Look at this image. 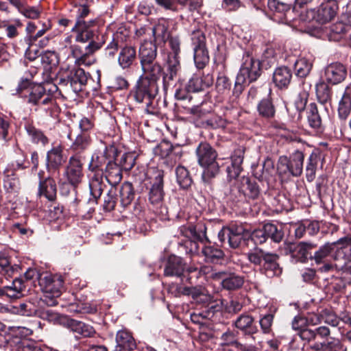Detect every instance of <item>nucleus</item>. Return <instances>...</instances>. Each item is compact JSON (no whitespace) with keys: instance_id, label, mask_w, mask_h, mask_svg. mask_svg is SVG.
<instances>
[{"instance_id":"1","label":"nucleus","mask_w":351,"mask_h":351,"mask_svg":"<svg viewBox=\"0 0 351 351\" xmlns=\"http://www.w3.org/2000/svg\"><path fill=\"white\" fill-rule=\"evenodd\" d=\"M61 95L58 86L51 82L43 84H35L25 95L26 101L32 106H48L45 109L51 117H56L58 113V107L56 105L55 98Z\"/></svg>"},{"instance_id":"2","label":"nucleus","mask_w":351,"mask_h":351,"mask_svg":"<svg viewBox=\"0 0 351 351\" xmlns=\"http://www.w3.org/2000/svg\"><path fill=\"white\" fill-rule=\"evenodd\" d=\"M248 261L255 267H258L261 273L271 278L281 274L282 269L278 263L279 256L260 247L250 250L246 254Z\"/></svg>"},{"instance_id":"3","label":"nucleus","mask_w":351,"mask_h":351,"mask_svg":"<svg viewBox=\"0 0 351 351\" xmlns=\"http://www.w3.org/2000/svg\"><path fill=\"white\" fill-rule=\"evenodd\" d=\"M196 155L199 165L204 169L202 178L209 183L219 172V165L216 160L217 153L209 143L202 142L196 148Z\"/></svg>"},{"instance_id":"4","label":"nucleus","mask_w":351,"mask_h":351,"mask_svg":"<svg viewBox=\"0 0 351 351\" xmlns=\"http://www.w3.org/2000/svg\"><path fill=\"white\" fill-rule=\"evenodd\" d=\"M95 20L86 21L77 19L71 31L75 34L76 42L85 43H101L100 49L104 45L105 36L99 34L98 28L95 27Z\"/></svg>"},{"instance_id":"5","label":"nucleus","mask_w":351,"mask_h":351,"mask_svg":"<svg viewBox=\"0 0 351 351\" xmlns=\"http://www.w3.org/2000/svg\"><path fill=\"white\" fill-rule=\"evenodd\" d=\"M233 326L240 330L246 343H258L261 347L263 343L261 332L255 324V318L249 313L240 314L233 322Z\"/></svg>"},{"instance_id":"6","label":"nucleus","mask_w":351,"mask_h":351,"mask_svg":"<svg viewBox=\"0 0 351 351\" xmlns=\"http://www.w3.org/2000/svg\"><path fill=\"white\" fill-rule=\"evenodd\" d=\"M339 6L336 0H327L319 5L316 14L314 10H311L307 12L306 18L302 14L301 17L304 21H311L315 19L319 23H326L335 18Z\"/></svg>"},{"instance_id":"7","label":"nucleus","mask_w":351,"mask_h":351,"mask_svg":"<svg viewBox=\"0 0 351 351\" xmlns=\"http://www.w3.org/2000/svg\"><path fill=\"white\" fill-rule=\"evenodd\" d=\"M304 154L296 150L289 158L282 156L279 158L278 170L286 173L289 172L293 176L298 177L303 171Z\"/></svg>"},{"instance_id":"8","label":"nucleus","mask_w":351,"mask_h":351,"mask_svg":"<svg viewBox=\"0 0 351 351\" xmlns=\"http://www.w3.org/2000/svg\"><path fill=\"white\" fill-rule=\"evenodd\" d=\"M191 40L195 66L197 69H202L209 62L208 52L206 47V37L201 31H195L192 34Z\"/></svg>"},{"instance_id":"9","label":"nucleus","mask_w":351,"mask_h":351,"mask_svg":"<svg viewBox=\"0 0 351 351\" xmlns=\"http://www.w3.org/2000/svg\"><path fill=\"white\" fill-rule=\"evenodd\" d=\"M210 276L214 280H221L220 285L221 287L230 291L240 289L245 282V277L243 276L228 270L213 272Z\"/></svg>"},{"instance_id":"10","label":"nucleus","mask_w":351,"mask_h":351,"mask_svg":"<svg viewBox=\"0 0 351 351\" xmlns=\"http://www.w3.org/2000/svg\"><path fill=\"white\" fill-rule=\"evenodd\" d=\"M248 237L249 234L242 227L234 226L223 228L218 233L219 241L224 243L227 240L230 247L233 249L239 247Z\"/></svg>"},{"instance_id":"11","label":"nucleus","mask_w":351,"mask_h":351,"mask_svg":"<svg viewBox=\"0 0 351 351\" xmlns=\"http://www.w3.org/2000/svg\"><path fill=\"white\" fill-rule=\"evenodd\" d=\"M237 75L249 83L255 82L261 75V62L247 53L243 58V63Z\"/></svg>"},{"instance_id":"12","label":"nucleus","mask_w":351,"mask_h":351,"mask_svg":"<svg viewBox=\"0 0 351 351\" xmlns=\"http://www.w3.org/2000/svg\"><path fill=\"white\" fill-rule=\"evenodd\" d=\"M158 93V81L141 76L136 82L134 98L135 101L155 98Z\"/></svg>"},{"instance_id":"13","label":"nucleus","mask_w":351,"mask_h":351,"mask_svg":"<svg viewBox=\"0 0 351 351\" xmlns=\"http://www.w3.org/2000/svg\"><path fill=\"white\" fill-rule=\"evenodd\" d=\"M64 177L74 187L82 182L84 173L83 163L80 156L74 155L69 158L64 171Z\"/></svg>"},{"instance_id":"14","label":"nucleus","mask_w":351,"mask_h":351,"mask_svg":"<svg viewBox=\"0 0 351 351\" xmlns=\"http://www.w3.org/2000/svg\"><path fill=\"white\" fill-rule=\"evenodd\" d=\"M336 243H326L321 246L314 254L310 256L311 261H314L316 265H322L319 268L321 272H328L333 269V265L330 262Z\"/></svg>"},{"instance_id":"15","label":"nucleus","mask_w":351,"mask_h":351,"mask_svg":"<svg viewBox=\"0 0 351 351\" xmlns=\"http://www.w3.org/2000/svg\"><path fill=\"white\" fill-rule=\"evenodd\" d=\"M186 263L180 256L171 255L169 256L164 269L165 276L180 278L182 282L191 283V278L185 276Z\"/></svg>"},{"instance_id":"16","label":"nucleus","mask_w":351,"mask_h":351,"mask_svg":"<svg viewBox=\"0 0 351 351\" xmlns=\"http://www.w3.org/2000/svg\"><path fill=\"white\" fill-rule=\"evenodd\" d=\"M117 149L114 146L105 147L103 150H98L93 155L88 169L91 171H102L103 166L117 160Z\"/></svg>"},{"instance_id":"17","label":"nucleus","mask_w":351,"mask_h":351,"mask_svg":"<svg viewBox=\"0 0 351 351\" xmlns=\"http://www.w3.org/2000/svg\"><path fill=\"white\" fill-rule=\"evenodd\" d=\"M267 5L274 13V20L278 22L289 25L294 20L293 15L295 9L291 10V5L278 0H268Z\"/></svg>"},{"instance_id":"18","label":"nucleus","mask_w":351,"mask_h":351,"mask_svg":"<svg viewBox=\"0 0 351 351\" xmlns=\"http://www.w3.org/2000/svg\"><path fill=\"white\" fill-rule=\"evenodd\" d=\"M62 326L75 333L77 338H90L96 334V330L91 325L69 316L62 322Z\"/></svg>"},{"instance_id":"19","label":"nucleus","mask_w":351,"mask_h":351,"mask_svg":"<svg viewBox=\"0 0 351 351\" xmlns=\"http://www.w3.org/2000/svg\"><path fill=\"white\" fill-rule=\"evenodd\" d=\"M100 43L94 42L88 43L84 49L77 45H71L69 49L73 57L75 59V63L78 65H90L92 63L88 58L100 49Z\"/></svg>"},{"instance_id":"20","label":"nucleus","mask_w":351,"mask_h":351,"mask_svg":"<svg viewBox=\"0 0 351 351\" xmlns=\"http://www.w3.org/2000/svg\"><path fill=\"white\" fill-rule=\"evenodd\" d=\"M90 78L88 73L81 68L74 69L71 71L70 75L67 80H61L60 85L69 84L71 88L75 93H77L83 90L87 84Z\"/></svg>"},{"instance_id":"21","label":"nucleus","mask_w":351,"mask_h":351,"mask_svg":"<svg viewBox=\"0 0 351 351\" xmlns=\"http://www.w3.org/2000/svg\"><path fill=\"white\" fill-rule=\"evenodd\" d=\"M298 335L302 340L309 343V348L311 350L313 343L322 342L323 340L327 339L330 335V330L324 326L317 327L315 329L305 328L300 330Z\"/></svg>"},{"instance_id":"22","label":"nucleus","mask_w":351,"mask_h":351,"mask_svg":"<svg viewBox=\"0 0 351 351\" xmlns=\"http://www.w3.org/2000/svg\"><path fill=\"white\" fill-rule=\"evenodd\" d=\"M164 173L162 171H156L155 177L152 181V186L149 192V200L153 205H159L164 198L163 190Z\"/></svg>"},{"instance_id":"23","label":"nucleus","mask_w":351,"mask_h":351,"mask_svg":"<svg viewBox=\"0 0 351 351\" xmlns=\"http://www.w3.org/2000/svg\"><path fill=\"white\" fill-rule=\"evenodd\" d=\"M63 284V280L61 277L52 276L49 274H45L39 280V285L43 287L44 291L51 294L53 298H58L60 295Z\"/></svg>"},{"instance_id":"24","label":"nucleus","mask_w":351,"mask_h":351,"mask_svg":"<svg viewBox=\"0 0 351 351\" xmlns=\"http://www.w3.org/2000/svg\"><path fill=\"white\" fill-rule=\"evenodd\" d=\"M63 162L62 149L60 146L54 147L47 152L46 168L51 176L59 173V169Z\"/></svg>"},{"instance_id":"25","label":"nucleus","mask_w":351,"mask_h":351,"mask_svg":"<svg viewBox=\"0 0 351 351\" xmlns=\"http://www.w3.org/2000/svg\"><path fill=\"white\" fill-rule=\"evenodd\" d=\"M206 230V228L204 225L198 226V228H196L192 224H188L180 226L178 232L180 235L191 241L203 242L204 239H207Z\"/></svg>"},{"instance_id":"26","label":"nucleus","mask_w":351,"mask_h":351,"mask_svg":"<svg viewBox=\"0 0 351 351\" xmlns=\"http://www.w3.org/2000/svg\"><path fill=\"white\" fill-rule=\"evenodd\" d=\"M325 75L328 82L337 84L345 80L347 75V70L342 64L335 62L326 66Z\"/></svg>"},{"instance_id":"27","label":"nucleus","mask_w":351,"mask_h":351,"mask_svg":"<svg viewBox=\"0 0 351 351\" xmlns=\"http://www.w3.org/2000/svg\"><path fill=\"white\" fill-rule=\"evenodd\" d=\"M136 347L135 340L130 332L123 329L117 332L114 351H133Z\"/></svg>"},{"instance_id":"28","label":"nucleus","mask_w":351,"mask_h":351,"mask_svg":"<svg viewBox=\"0 0 351 351\" xmlns=\"http://www.w3.org/2000/svg\"><path fill=\"white\" fill-rule=\"evenodd\" d=\"M158 47L153 41L145 40L139 47L138 57L141 64L157 60Z\"/></svg>"},{"instance_id":"29","label":"nucleus","mask_w":351,"mask_h":351,"mask_svg":"<svg viewBox=\"0 0 351 351\" xmlns=\"http://www.w3.org/2000/svg\"><path fill=\"white\" fill-rule=\"evenodd\" d=\"M316 247V245L310 242H300L293 244L289 247V251L293 256L296 257L301 262L306 261L312 256V250Z\"/></svg>"},{"instance_id":"30","label":"nucleus","mask_w":351,"mask_h":351,"mask_svg":"<svg viewBox=\"0 0 351 351\" xmlns=\"http://www.w3.org/2000/svg\"><path fill=\"white\" fill-rule=\"evenodd\" d=\"M213 83V77L210 75L199 77L193 75L186 84V90L191 93H197L210 87Z\"/></svg>"},{"instance_id":"31","label":"nucleus","mask_w":351,"mask_h":351,"mask_svg":"<svg viewBox=\"0 0 351 351\" xmlns=\"http://www.w3.org/2000/svg\"><path fill=\"white\" fill-rule=\"evenodd\" d=\"M244 151L239 148L234 152L231 156V165L227 167L226 171L229 179L237 178L242 171L241 165L243 160Z\"/></svg>"},{"instance_id":"32","label":"nucleus","mask_w":351,"mask_h":351,"mask_svg":"<svg viewBox=\"0 0 351 351\" xmlns=\"http://www.w3.org/2000/svg\"><path fill=\"white\" fill-rule=\"evenodd\" d=\"M53 176L49 174L47 178L39 182L38 195L44 196L49 201H53L56 197L57 188Z\"/></svg>"},{"instance_id":"33","label":"nucleus","mask_w":351,"mask_h":351,"mask_svg":"<svg viewBox=\"0 0 351 351\" xmlns=\"http://www.w3.org/2000/svg\"><path fill=\"white\" fill-rule=\"evenodd\" d=\"M136 60V48L131 45H125L121 48L118 56V64L123 69L130 68Z\"/></svg>"},{"instance_id":"34","label":"nucleus","mask_w":351,"mask_h":351,"mask_svg":"<svg viewBox=\"0 0 351 351\" xmlns=\"http://www.w3.org/2000/svg\"><path fill=\"white\" fill-rule=\"evenodd\" d=\"M291 78V71L287 66L276 68L273 74V82L279 88H287L290 84Z\"/></svg>"},{"instance_id":"35","label":"nucleus","mask_w":351,"mask_h":351,"mask_svg":"<svg viewBox=\"0 0 351 351\" xmlns=\"http://www.w3.org/2000/svg\"><path fill=\"white\" fill-rule=\"evenodd\" d=\"M306 117L308 125L312 129L317 133L323 132L322 119L315 104H309L306 110Z\"/></svg>"},{"instance_id":"36","label":"nucleus","mask_w":351,"mask_h":351,"mask_svg":"<svg viewBox=\"0 0 351 351\" xmlns=\"http://www.w3.org/2000/svg\"><path fill=\"white\" fill-rule=\"evenodd\" d=\"M313 343L311 350L313 351H347V348L338 339H332L330 341Z\"/></svg>"},{"instance_id":"37","label":"nucleus","mask_w":351,"mask_h":351,"mask_svg":"<svg viewBox=\"0 0 351 351\" xmlns=\"http://www.w3.org/2000/svg\"><path fill=\"white\" fill-rule=\"evenodd\" d=\"M105 177L108 182L114 186L122 180V169L116 162H108L105 169Z\"/></svg>"},{"instance_id":"38","label":"nucleus","mask_w":351,"mask_h":351,"mask_svg":"<svg viewBox=\"0 0 351 351\" xmlns=\"http://www.w3.org/2000/svg\"><path fill=\"white\" fill-rule=\"evenodd\" d=\"M180 69V56L176 55H168L167 73L162 76L165 87L167 83L174 80Z\"/></svg>"},{"instance_id":"39","label":"nucleus","mask_w":351,"mask_h":351,"mask_svg":"<svg viewBox=\"0 0 351 351\" xmlns=\"http://www.w3.org/2000/svg\"><path fill=\"white\" fill-rule=\"evenodd\" d=\"M351 112V84L345 90L341 100L339 102L338 115L339 117L345 120L350 115Z\"/></svg>"},{"instance_id":"40","label":"nucleus","mask_w":351,"mask_h":351,"mask_svg":"<svg viewBox=\"0 0 351 351\" xmlns=\"http://www.w3.org/2000/svg\"><path fill=\"white\" fill-rule=\"evenodd\" d=\"M332 258L336 262V267L343 268L351 262V247L343 246L334 250Z\"/></svg>"},{"instance_id":"41","label":"nucleus","mask_w":351,"mask_h":351,"mask_svg":"<svg viewBox=\"0 0 351 351\" xmlns=\"http://www.w3.org/2000/svg\"><path fill=\"white\" fill-rule=\"evenodd\" d=\"M128 36V32L125 29L122 27L118 29V30L113 34L112 41L106 48V53H108L109 56H114L119 49V43L125 41Z\"/></svg>"},{"instance_id":"42","label":"nucleus","mask_w":351,"mask_h":351,"mask_svg":"<svg viewBox=\"0 0 351 351\" xmlns=\"http://www.w3.org/2000/svg\"><path fill=\"white\" fill-rule=\"evenodd\" d=\"M141 66L143 72L142 76L147 78L158 81L163 74V69L157 60L143 64Z\"/></svg>"},{"instance_id":"43","label":"nucleus","mask_w":351,"mask_h":351,"mask_svg":"<svg viewBox=\"0 0 351 351\" xmlns=\"http://www.w3.org/2000/svg\"><path fill=\"white\" fill-rule=\"evenodd\" d=\"M241 189L243 198L256 199L260 195V189L258 184L248 178H243Z\"/></svg>"},{"instance_id":"44","label":"nucleus","mask_w":351,"mask_h":351,"mask_svg":"<svg viewBox=\"0 0 351 351\" xmlns=\"http://www.w3.org/2000/svg\"><path fill=\"white\" fill-rule=\"evenodd\" d=\"M25 282L20 278H16L11 285L3 287V294L11 298H18L23 295Z\"/></svg>"},{"instance_id":"45","label":"nucleus","mask_w":351,"mask_h":351,"mask_svg":"<svg viewBox=\"0 0 351 351\" xmlns=\"http://www.w3.org/2000/svg\"><path fill=\"white\" fill-rule=\"evenodd\" d=\"M223 200L230 206H237L243 199L241 189L236 186H226L223 189Z\"/></svg>"},{"instance_id":"46","label":"nucleus","mask_w":351,"mask_h":351,"mask_svg":"<svg viewBox=\"0 0 351 351\" xmlns=\"http://www.w3.org/2000/svg\"><path fill=\"white\" fill-rule=\"evenodd\" d=\"M270 94L271 90H269V94L267 97L263 99L257 106L259 114L267 119L274 117L276 112V109Z\"/></svg>"},{"instance_id":"47","label":"nucleus","mask_w":351,"mask_h":351,"mask_svg":"<svg viewBox=\"0 0 351 351\" xmlns=\"http://www.w3.org/2000/svg\"><path fill=\"white\" fill-rule=\"evenodd\" d=\"M20 269L18 265H12L9 257L4 252L0 253V273L6 276L12 277Z\"/></svg>"},{"instance_id":"48","label":"nucleus","mask_w":351,"mask_h":351,"mask_svg":"<svg viewBox=\"0 0 351 351\" xmlns=\"http://www.w3.org/2000/svg\"><path fill=\"white\" fill-rule=\"evenodd\" d=\"M152 34L154 38V43L157 41L166 42L169 38L167 22L165 19L160 20L153 27Z\"/></svg>"},{"instance_id":"49","label":"nucleus","mask_w":351,"mask_h":351,"mask_svg":"<svg viewBox=\"0 0 351 351\" xmlns=\"http://www.w3.org/2000/svg\"><path fill=\"white\" fill-rule=\"evenodd\" d=\"M134 195L132 184L128 182L123 183L119 190L121 204L123 207L128 206L134 199Z\"/></svg>"},{"instance_id":"50","label":"nucleus","mask_w":351,"mask_h":351,"mask_svg":"<svg viewBox=\"0 0 351 351\" xmlns=\"http://www.w3.org/2000/svg\"><path fill=\"white\" fill-rule=\"evenodd\" d=\"M40 318L47 320L49 322L59 324L62 326V322L66 319L67 315H61L51 309H40L37 310L36 314Z\"/></svg>"},{"instance_id":"51","label":"nucleus","mask_w":351,"mask_h":351,"mask_svg":"<svg viewBox=\"0 0 351 351\" xmlns=\"http://www.w3.org/2000/svg\"><path fill=\"white\" fill-rule=\"evenodd\" d=\"M311 321L314 324H319L324 322L327 324L336 327L339 324L340 319L333 312L328 309H324L320 312L319 316L316 317V320L314 321L313 319H311Z\"/></svg>"},{"instance_id":"52","label":"nucleus","mask_w":351,"mask_h":351,"mask_svg":"<svg viewBox=\"0 0 351 351\" xmlns=\"http://www.w3.org/2000/svg\"><path fill=\"white\" fill-rule=\"evenodd\" d=\"M12 21L13 23H10L9 21H0V28L5 29L7 37L10 39L19 36L18 28L21 27L23 25L20 19H16Z\"/></svg>"},{"instance_id":"53","label":"nucleus","mask_w":351,"mask_h":351,"mask_svg":"<svg viewBox=\"0 0 351 351\" xmlns=\"http://www.w3.org/2000/svg\"><path fill=\"white\" fill-rule=\"evenodd\" d=\"M231 87L232 82L228 76L222 73L217 76L215 83V90L219 95H228Z\"/></svg>"},{"instance_id":"54","label":"nucleus","mask_w":351,"mask_h":351,"mask_svg":"<svg viewBox=\"0 0 351 351\" xmlns=\"http://www.w3.org/2000/svg\"><path fill=\"white\" fill-rule=\"evenodd\" d=\"M176 178L181 188L186 189L191 186L193 181L188 170L183 166H178L176 169Z\"/></svg>"},{"instance_id":"55","label":"nucleus","mask_w":351,"mask_h":351,"mask_svg":"<svg viewBox=\"0 0 351 351\" xmlns=\"http://www.w3.org/2000/svg\"><path fill=\"white\" fill-rule=\"evenodd\" d=\"M294 68L297 76L305 77L309 74L312 69V63L307 59L302 58L296 60Z\"/></svg>"},{"instance_id":"56","label":"nucleus","mask_w":351,"mask_h":351,"mask_svg":"<svg viewBox=\"0 0 351 351\" xmlns=\"http://www.w3.org/2000/svg\"><path fill=\"white\" fill-rule=\"evenodd\" d=\"M274 172V161L271 158H267L263 163L261 173L256 171L255 176L259 180H267L273 176Z\"/></svg>"},{"instance_id":"57","label":"nucleus","mask_w":351,"mask_h":351,"mask_svg":"<svg viewBox=\"0 0 351 351\" xmlns=\"http://www.w3.org/2000/svg\"><path fill=\"white\" fill-rule=\"evenodd\" d=\"M202 253L204 255L207 261L215 263L223 258V252L214 246H205L202 250Z\"/></svg>"},{"instance_id":"58","label":"nucleus","mask_w":351,"mask_h":351,"mask_svg":"<svg viewBox=\"0 0 351 351\" xmlns=\"http://www.w3.org/2000/svg\"><path fill=\"white\" fill-rule=\"evenodd\" d=\"M264 228L267 239L270 238L275 243H279L283 239L284 233L281 228H278L277 226L271 223L265 224Z\"/></svg>"},{"instance_id":"59","label":"nucleus","mask_w":351,"mask_h":351,"mask_svg":"<svg viewBox=\"0 0 351 351\" xmlns=\"http://www.w3.org/2000/svg\"><path fill=\"white\" fill-rule=\"evenodd\" d=\"M318 163V156L316 153H311L308 158L306 167V177L308 182H312L315 178V172Z\"/></svg>"},{"instance_id":"60","label":"nucleus","mask_w":351,"mask_h":351,"mask_svg":"<svg viewBox=\"0 0 351 351\" xmlns=\"http://www.w3.org/2000/svg\"><path fill=\"white\" fill-rule=\"evenodd\" d=\"M316 95L319 101L322 104L328 102L331 97L329 86L324 82L317 83L316 85Z\"/></svg>"},{"instance_id":"61","label":"nucleus","mask_w":351,"mask_h":351,"mask_svg":"<svg viewBox=\"0 0 351 351\" xmlns=\"http://www.w3.org/2000/svg\"><path fill=\"white\" fill-rule=\"evenodd\" d=\"M105 184L102 181V178L97 176L93 177L89 183L90 193L95 199H98L101 197Z\"/></svg>"},{"instance_id":"62","label":"nucleus","mask_w":351,"mask_h":351,"mask_svg":"<svg viewBox=\"0 0 351 351\" xmlns=\"http://www.w3.org/2000/svg\"><path fill=\"white\" fill-rule=\"evenodd\" d=\"M90 143V136L87 133H81L76 136L71 145V149L80 152L86 149Z\"/></svg>"},{"instance_id":"63","label":"nucleus","mask_w":351,"mask_h":351,"mask_svg":"<svg viewBox=\"0 0 351 351\" xmlns=\"http://www.w3.org/2000/svg\"><path fill=\"white\" fill-rule=\"evenodd\" d=\"M26 131L31 137L32 141L35 143H41L45 145L48 143V138L40 130L36 129L32 125L26 126Z\"/></svg>"},{"instance_id":"64","label":"nucleus","mask_w":351,"mask_h":351,"mask_svg":"<svg viewBox=\"0 0 351 351\" xmlns=\"http://www.w3.org/2000/svg\"><path fill=\"white\" fill-rule=\"evenodd\" d=\"M41 62L50 68L56 66L59 63L58 54L54 51H46L41 55Z\"/></svg>"}]
</instances>
